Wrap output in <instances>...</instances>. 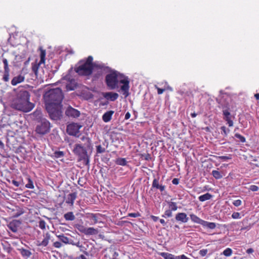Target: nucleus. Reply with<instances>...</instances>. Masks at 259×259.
<instances>
[{
  "label": "nucleus",
  "mask_w": 259,
  "mask_h": 259,
  "mask_svg": "<svg viewBox=\"0 0 259 259\" xmlns=\"http://www.w3.org/2000/svg\"><path fill=\"white\" fill-rule=\"evenodd\" d=\"M110 73L105 77V82L107 87L110 90H114L118 88V83L123 84L120 90L125 97L129 95L130 80L127 76L118 71L111 69Z\"/></svg>",
  "instance_id": "1"
},
{
  "label": "nucleus",
  "mask_w": 259,
  "mask_h": 259,
  "mask_svg": "<svg viewBox=\"0 0 259 259\" xmlns=\"http://www.w3.org/2000/svg\"><path fill=\"white\" fill-rule=\"evenodd\" d=\"M93 57L88 56L79 60L74 67V71L79 76L88 77L93 73Z\"/></svg>",
  "instance_id": "2"
},
{
  "label": "nucleus",
  "mask_w": 259,
  "mask_h": 259,
  "mask_svg": "<svg viewBox=\"0 0 259 259\" xmlns=\"http://www.w3.org/2000/svg\"><path fill=\"white\" fill-rule=\"evenodd\" d=\"M19 93L17 94V110L24 112L31 111L34 107V104L29 102L30 95L28 91H23L18 87Z\"/></svg>",
  "instance_id": "3"
},
{
  "label": "nucleus",
  "mask_w": 259,
  "mask_h": 259,
  "mask_svg": "<svg viewBox=\"0 0 259 259\" xmlns=\"http://www.w3.org/2000/svg\"><path fill=\"white\" fill-rule=\"evenodd\" d=\"M46 106H58L61 105L63 99L62 90L59 88L53 89L46 93L44 95Z\"/></svg>",
  "instance_id": "4"
},
{
  "label": "nucleus",
  "mask_w": 259,
  "mask_h": 259,
  "mask_svg": "<svg viewBox=\"0 0 259 259\" xmlns=\"http://www.w3.org/2000/svg\"><path fill=\"white\" fill-rule=\"evenodd\" d=\"M73 152L75 155L78 156L79 161H82L86 165H89V156L86 148L80 144H76L74 145Z\"/></svg>",
  "instance_id": "5"
},
{
  "label": "nucleus",
  "mask_w": 259,
  "mask_h": 259,
  "mask_svg": "<svg viewBox=\"0 0 259 259\" xmlns=\"http://www.w3.org/2000/svg\"><path fill=\"white\" fill-rule=\"evenodd\" d=\"M51 123L46 119H42L36 125L35 132L39 135H45L50 131Z\"/></svg>",
  "instance_id": "6"
},
{
  "label": "nucleus",
  "mask_w": 259,
  "mask_h": 259,
  "mask_svg": "<svg viewBox=\"0 0 259 259\" xmlns=\"http://www.w3.org/2000/svg\"><path fill=\"white\" fill-rule=\"evenodd\" d=\"M46 106V109L52 119L56 120L60 119L62 116V112L61 111V105L58 106L47 105Z\"/></svg>",
  "instance_id": "7"
},
{
  "label": "nucleus",
  "mask_w": 259,
  "mask_h": 259,
  "mask_svg": "<svg viewBox=\"0 0 259 259\" xmlns=\"http://www.w3.org/2000/svg\"><path fill=\"white\" fill-rule=\"evenodd\" d=\"M81 125L77 123H72L68 124L67 126V132L69 135L75 136L79 131Z\"/></svg>",
  "instance_id": "8"
},
{
  "label": "nucleus",
  "mask_w": 259,
  "mask_h": 259,
  "mask_svg": "<svg viewBox=\"0 0 259 259\" xmlns=\"http://www.w3.org/2000/svg\"><path fill=\"white\" fill-rule=\"evenodd\" d=\"M20 184L24 185L27 188H34L33 181L30 176L27 175H23V178H22L21 181L17 182V187Z\"/></svg>",
  "instance_id": "9"
},
{
  "label": "nucleus",
  "mask_w": 259,
  "mask_h": 259,
  "mask_svg": "<svg viewBox=\"0 0 259 259\" xmlns=\"http://www.w3.org/2000/svg\"><path fill=\"white\" fill-rule=\"evenodd\" d=\"M65 114L69 117L77 118L80 116V113L78 110L69 106L66 110Z\"/></svg>",
  "instance_id": "10"
},
{
  "label": "nucleus",
  "mask_w": 259,
  "mask_h": 259,
  "mask_svg": "<svg viewBox=\"0 0 259 259\" xmlns=\"http://www.w3.org/2000/svg\"><path fill=\"white\" fill-rule=\"evenodd\" d=\"M93 70L94 69H97L98 70H100V71L99 72H108L109 71H111V68L106 66L105 64L102 63H99L98 62H93Z\"/></svg>",
  "instance_id": "11"
},
{
  "label": "nucleus",
  "mask_w": 259,
  "mask_h": 259,
  "mask_svg": "<svg viewBox=\"0 0 259 259\" xmlns=\"http://www.w3.org/2000/svg\"><path fill=\"white\" fill-rule=\"evenodd\" d=\"M224 119L227 122L228 125L231 127L233 125V121L232 120V116L228 108L223 110Z\"/></svg>",
  "instance_id": "12"
},
{
  "label": "nucleus",
  "mask_w": 259,
  "mask_h": 259,
  "mask_svg": "<svg viewBox=\"0 0 259 259\" xmlns=\"http://www.w3.org/2000/svg\"><path fill=\"white\" fill-rule=\"evenodd\" d=\"M3 63L4 64V74L3 76V79L4 81L7 82L9 80V72L10 70L8 67V62L6 59H4L3 60Z\"/></svg>",
  "instance_id": "13"
},
{
  "label": "nucleus",
  "mask_w": 259,
  "mask_h": 259,
  "mask_svg": "<svg viewBox=\"0 0 259 259\" xmlns=\"http://www.w3.org/2000/svg\"><path fill=\"white\" fill-rule=\"evenodd\" d=\"M102 95L105 99L107 100H110L111 101H115L119 97L117 93L113 92L103 93Z\"/></svg>",
  "instance_id": "14"
},
{
  "label": "nucleus",
  "mask_w": 259,
  "mask_h": 259,
  "mask_svg": "<svg viewBox=\"0 0 259 259\" xmlns=\"http://www.w3.org/2000/svg\"><path fill=\"white\" fill-rule=\"evenodd\" d=\"M77 197V193L73 192L72 193L69 194L66 200V203L69 204L70 206H72L74 204V200L76 199Z\"/></svg>",
  "instance_id": "15"
},
{
  "label": "nucleus",
  "mask_w": 259,
  "mask_h": 259,
  "mask_svg": "<svg viewBox=\"0 0 259 259\" xmlns=\"http://www.w3.org/2000/svg\"><path fill=\"white\" fill-rule=\"evenodd\" d=\"M175 219L177 221L181 222L184 223H187L189 220V218L187 217L186 213L184 212L178 213L176 215Z\"/></svg>",
  "instance_id": "16"
},
{
  "label": "nucleus",
  "mask_w": 259,
  "mask_h": 259,
  "mask_svg": "<svg viewBox=\"0 0 259 259\" xmlns=\"http://www.w3.org/2000/svg\"><path fill=\"white\" fill-rule=\"evenodd\" d=\"M152 187L159 189L160 192H163L165 189V186L159 184V178L154 179L152 182Z\"/></svg>",
  "instance_id": "17"
},
{
  "label": "nucleus",
  "mask_w": 259,
  "mask_h": 259,
  "mask_svg": "<svg viewBox=\"0 0 259 259\" xmlns=\"http://www.w3.org/2000/svg\"><path fill=\"white\" fill-rule=\"evenodd\" d=\"M114 113V111L112 110L106 112L102 116V120L105 122H108L110 121Z\"/></svg>",
  "instance_id": "18"
},
{
  "label": "nucleus",
  "mask_w": 259,
  "mask_h": 259,
  "mask_svg": "<svg viewBox=\"0 0 259 259\" xmlns=\"http://www.w3.org/2000/svg\"><path fill=\"white\" fill-rule=\"evenodd\" d=\"M50 239V235L49 233H47L46 234V236L45 238L43 239V240L41 242L38 241L37 245L38 246H42L46 247L48 245V243L49 242V240Z\"/></svg>",
  "instance_id": "19"
},
{
  "label": "nucleus",
  "mask_w": 259,
  "mask_h": 259,
  "mask_svg": "<svg viewBox=\"0 0 259 259\" xmlns=\"http://www.w3.org/2000/svg\"><path fill=\"white\" fill-rule=\"evenodd\" d=\"M160 254L164 259H181L180 256H175L168 252H161Z\"/></svg>",
  "instance_id": "20"
},
{
  "label": "nucleus",
  "mask_w": 259,
  "mask_h": 259,
  "mask_svg": "<svg viewBox=\"0 0 259 259\" xmlns=\"http://www.w3.org/2000/svg\"><path fill=\"white\" fill-rule=\"evenodd\" d=\"M98 232L99 231L98 229H95L93 227H89L87 228V230L85 231L84 234L86 235H97Z\"/></svg>",
  "instance_id": "21"
},
{
  "label": "nucleus",
  "mask_w": 259,
  "mask_h": 259,
  "mask_svg": "<svg viewBox=\"0 0 259 259\" xmlns=\"http://www.w3.org/2000/svg\"><path fill=\"white\" fill-rule=\"evenodd\" d=\"M190 219H191V221L193 222H194L195 223L199 224H200L202 225L204 220L201 219L198 217H197L196 215H195L193 213L190 214Z\"/></svg>",
  "instance_id": "22"
},
{
  "label": "nucleus",
  "mask_w": 259,
  "mask_h": 259,
  "mask_svg": "<svg viewBox=\"0 0 259 259\" xmlns=\"http://www.w3.org/2000/svg\"><path fill=\"white\" fill-rule=\"evenodd\" d=\"M212 197V195L209 193H205L203 195H200L198 197L200 201L203 202L210 199Z\"/></svg>",
  "instance_id": "23"
},
{
  "label": "nucleus",
  "mask_w": 259,
  "mask_h": 259,
  "mask_svg": "<svg viewBox=\"0 0 259 259\" xmlns=\"http://www.w3.org/2000/svg\"><path fill=\"white\" fill-rule=\"evenodd\" d=\"M202 226L203 227H207L210 229H213L216 227L215 223L212 222H208L205 221H203Z\"/></svg>",
  "instance_id": "24"
},
{
  "label": "nucleus",
  "mask_w": 259,
  "mask_h": 259,
  "mask_svg": "<svg viewBox=\"0 0 259 259\" xmlns=\"http://www.w3.org/2000/svg\"><path fill=\"white\" fill-rule=\"evenodd\" d=\"M64 218L66 221H73L75 220V217L73 213L71 211L68 212L64 215Z\"/></svg>",
  "instance_id": "25"
},
{
  "label": "nucleus",
  "mask_w": 259,
  "mask_h": 259,
  "mask_svg": "<svg viewBox=\"0 0 259 259\" xmlns=\"http://www.w3.org/2000/svg\"><path fill=\"white\" fill-rule=\"evenodd\" d=\"M21 255L24 257L25 259H27L31 255V252L27 249H19Z\"/></svg>",
  "instance_id": "26"
},
{
  "label": "nucleus",
  "mask_w": 259,
  "mask_h": 259,
  "mask_svg": "<svg viewBox=\"0 0 259 259\" xmlns=\"http://www.w3.org/2000/svg\"><path fill=\"white\" fill-rule=\"evenodd\" d=\"M115 163L117 165L125 166L127 164V161L124 158H118L116 159Z\"/></svg>",
  "instance_id": "27"
},
{
  "label": "nucleus",
  "mask_w": 259,
  "mask_h": 259,
  "mask_svg": "<svg viewBox=\"0 0 259 259\" xmlns=\"http://www.w3.org/2000/svg\"><path fill=\"white\" fill-rule=\"evenodd\" d=\"M8 228L13 232H16V221L13 220L8 225Z\"/></svg>",
  "instance_id": "28"
},
{
  "label": "nucleus",
  "mask_w": 259,
  "mask_h": 259,
  "mask_svg": "<svg viewBox=\"0 0 259 259\" xmlns=\"http://www.w3.org/2000/svg\"><path fill=\"white\" fill-rule=\"evenodd\" d=\"M211 174L215 179H220L223 177V176L221 172L217 170H213L212 171Z\"/></svg>",
  "instance_id": "29"
},
{
  "label": "nucleus",
  "mask_w": 259,
  "mask_h": 259,
  "mask_svg": "<svg viewBox=\"0 0 259 259\" xmlns=\"http://www.w3.org/2000/svg\"><path fill=\"white\" fill-rule=\"evenodd\" d=\"M57 237L61 241L64 243L65 244H68L69 238L65 236L64 234L59 235Z\"/></svg>",
  "instance_id": "30"
},
{
  "label": "nucleus",
  "mask_w": 259,
  "mask_h": 259,
  "mask_svg": "<svg viewBox=\"0 0 259 259\" xmlns=\"http://www.w3.org/2000/svg\"><path fill=\"white\" fill-rule=\"evenodd\" d=\"M40 63L35 62L32 64V70L35 73L36 75H37L38 69Z\"/></svg>",
  "instance_id": "31"
},
{
  "label": "nucleus",
  "mask_w": 259,
  "mask_h": 259,
  "mask_svg": "<svg viewBox=\"0 0 259 259\" xmlns=\"http://www.w3.org/2000/svg\"><path fill=\"white\" fill-rule=\"evenodd\" d=\"M106 149L103 147L101 145L96 146V152L97 154H101L105 152Z\"/></svg>",
  "instance_id": "32"
},
{
  "label": "nucleus",
  "mask_w": 259,
  "mask_h": 259,
  "mask_svg": "<svg viewBox=\"0 0 259 259\" xmlns=\"http://www.w3.org/2000/svg\"><path fill=\"white\" fill-rule=\"evenodd\" d=\"M45 57H46L45 50H41L40 54V60L39 61V63H45Z\"/></svg>",
  "instance_id": "33"
},
{
  "label": "nucleus",
  "mask_w": 259,
  "mask_h": 259,
  "mask_svg": "<svg viewBox=\"0 0 259 259\" xmlns=\"http://www.w3.org/2000/svg\"><path fill=\"white\" fill-rule=\"evenodd\" d=\"M168 205L170 209L172 211H176L178 209L177 203L176 202H168Z\"/></svg>",
  "instance_id": "34"
},
{
  "label": "nucleus",
  "mask_w": 259,
  "mask_h": 259,
  "mask_svg": "<svg viewBox=\"0 0 259 259\" xmlns=\"http://www.w3.org/2000/svg\"><path fill=\"white\" fill-rule=\"evenodd\" d=\"M221 134L222 135H224L225 136H227L228 133L230 132V130L229 128H227L225 126H222L221 127Z\"/></svg>",
  "instance_id": "35"
},
{
  "label": "nucleus",
  "mask_w": 259,
  "mask_h": 259,
  "mask_svg": "<svg viewBox=\"0 0 259 259\" xmlns=\"http://www.w3.org/2000/svg\"><path fill=\"white\" fill-rule=\"evenodd\" d=\"M223 254L226 256H230L232 254V250L230 248H227L224 250Z\"/></svg>",
  "instance_id": "36"
},
{
  "label": "nucleus",
  "mask_w": 259,
  "mask_h": 259,
  "mask_svg": "<svg viewBox=\"0 0 259 259\" xmlns=\"http://www.w3.org/2000/svg\"><path fill=\"white\" fill-rule=\"evenodd\" d=\"M234 136L235 138L238 139L240 142L242 143H244L246 141L245 138L238 133H236Z\"/></svg>",
  "instance_id": "37"
},
{
  "label": "nucleus",
  "mask_w": 259,
  "mask_h": 259,
  "mask_svg": "<svg viewBox=\"0 0 259 259\" xmlns=\"http://www.w3.org/2000/svg\"><path fill=\"white\" fill-rule=\"evenodd\" d=\"M64 156V153L63 151H58L54 152V156L57 158H62Z\"/></svg>",
  "instance_id": "38"
},
{
  "label": "nucleus",
  "mask_w": 259,
  "mask_h": 259,
  "mask_svg": "<svg viewBox=\"0 0 259 259\" xmlns=\"http://www.w3.org/2000/svg\"><path fill=\"white\" fill-rule=\"evenodd\" d=\"M172 216V210L171 209H168L165 211L164 214L162 215V217H171Z\"/></svg>",
  "instance_id": "39"
},
{
  "label": "nucleus",
  "mask_w": 259,
  "mask_h": 259,
  "mask_svg": "<svg viewBox=\"0 0 259 259\" xmlns=\"http://www.w3.org/2000/svg\"><path fill=\"white\" fill-rule=\"evenodd\" d=\"M141 216V213L139 212H134V213H128L127 217H133V218H137Z\"/></svg>",
  "instance_id": "40"
},
{
  "label": "nucleus",
  "mask_w": 259,
  "mask_h": 259,
  "mask_svg": "<svg viewBox=\"0 0 259 259\" xmlns=\"http://www.w3.org/2000/svg\"><path fill=\"white\" fill-rule=\"evenodd\" d=\"M103 73L102 72H98L97 73H95L93 75V80H97L100 76H102Z\"/></svg>",
  "instance_id": "41"
},
{
  "label": "nucleus",
  "mask_w": 259,
  "mask_h": 259,
  "mask_svg": "<svg viewBox=\"0 0 259 259\" xmlns=\"http://www.w3.org/2000/svg\"><path fill=\"white\" fill-rule=\"evenodd\" d=\"M46 222L44 220H40L39 222V227L42 229V230H44L46 229Z\"/></svg>",
  "instance_id": "42"
},
{
  "label": "nucleus",
  "mask_w": 259,
  "mask_h": 259,
  "mask_svg": "<svg viewBox=\"0 0 259 259\" xmlns=\"http://www.w3.org/2000/svg\"><path fill=\"white\" fill-rule=\"evenodd\" d=\"M218 158L222 160V161H227L228 160H230L232 158L231 155L229 156H219Z\"/></svg>",
  "instance_id": "43"
},
{
  "label": "nucleus",
  "mask_w": 259,
  "mask_h": 259,
  "mask_svg": "<svg viewBox=\"0 0 259 259\" xmlns=\"http://www.w3.org/2000/svg\"><path fill=\"white\" fill-rule=\"evenodd\" d=\"M233 204L236 207L239 206L242 204V201L240 199L234 200Z\"/></svg>",
  "instance_id": "44"
},
{
  "label": "nucleus",
  "mask_w": 259,
  "mask_h": 259,
  "mask_svg": "<svg viewBox=\"0 0 259 259\" xmlns=\"http://www.w3.org/2000/svg\"><path fill=\"white\" fill-rule=\"evenodd\" d=\"M208 252L207 249H203L199 251V254L201 256H204L206 255L207 253Z\"/></svg>",
  "instance_id": "45"
},
{
  "label": "nucleus",
  "mask_w": 259,
  "mask_h": 259,
  "mask_svg": "<svg viewBox=\"0 0 259 259\" xmlns=\"http://www.w3.org/2000/svg\"><path fill=\"white\" fill-rule=\"evenodd\" d=\"M232 218L234 219H240L241 218L240 214L238 212H234L232 214Z\"/></svg>",
  "instance_id": "46"
},
{
  "label": "nucleus",
  "mask_w": 259,
  "mask_h": 259,
  "mask_svg": "<svg viewBox=\"0 0 259 259\" xmlns=\"http://www.w3.org/2000/svg\"><path fill=\"white\" fill-rule=\"evenodd\" d=\"M249 190L253 192H255L259 190V188L256 185H252L250 186Z\"/></svg>",
  "instance_id": "47"
},
{
  "label": "nucleus",
  "mask_w": 259,
  "mask_h": 259,
  "mask_svg": "<svg viewBox=\"0 0 259 259\" xmlns=\"http://www.w3.org/2000/svg\"><path fill=\"white\" fill-rule=\"evenodd\" d=\"M155 88L157 89V94L158 95L162 94L166 90L165 89L159 88L156 85H155Z\"/></svg>",
  "instance_id": "48"
},
{
  "label": "nucleus",
  "mask_w": 259,
  "mask_h": 259,
  "mask_svg": "<svg viewBox=\"0 0 259 259\" xmlns=\"http://www.w3.org/2000/svg\"><path fill=\"white\" fill-rule=\"evenodd\" d=\"M79 249L81 252H82L86 255H89V252L86 250L87 249L82 245H81V248H79Z\"/></svg>",
  "instance_id": "49"
},
{
  "label": "nucleus",
  "mask_w": 259,
  "mask_h": 259,
  "mask_svg": "<svg viewBox=\"0 0 259 259\" xmlns=\"http://www.w3.org/2000/svg\"><path fill=\"white\" fill-rule=\"evenodd\" d=\"M53 246L57 248H59L62 246V244L60 242L56 241L53 243Z\"/></svg>",
  "instance_id": "50"
},
{
  "label": "nucleus",
  "mask_w": 259,
  "mask_h": 259,
  "mask_svg": "<svg viewBox=\"0 0 259 259\" xmlns=\"http://www.w3.org/2000/svg\"><path fill=\"white\" fill-rule=\"evenodd\" d=\"M24 80V77L23 76H22L21 75H19L17 76V83L22 82Z\"/></svg>",
  "instance_id": "51"
},
{
  "label": "nucleus",
  "mask_w": 259,
  "mask_h": 259,
  "mask_svg": "<svg viewBox=\"0 0 259 259\" xmlns=\"http://www.w3.org/2000/svg\"><path fill=\"white\" fill-rule=\"evenodd\" d=\"M87 228L84 227L83 226H79L78 228V230L81 233L84 234L85 231L87 230Z\"/></svg>",
  "instance_id": "52"
},
{
  "label": "nucleus",
  "mask_w": 259,
  "mask_h": 259,
  "mask_svg": "<svg viewBox=\"0 0 259 259\" xmlns=\"http://www.w3.org/2000/svg\"><path fill=\"white\" fill-rule=\"evenodd\" d=\"M172 183L174 185H178V184H179V179H178V178H174L172 180Z\"/></svg>",
  "instance_id": "53"
},
{
  "label": "nucleus",
  "mask_w": 259,
  "mask_h": 259,
  "mask_svg": "<svg viewBox=\"0 0 259 259\" xmlns=\"http://www.w3.org/2000/svg\"><path fill=\"white\" fill-rule=\"evenodd\" d=\"M81 245L82 244L80 243L79 240H76L74 246H76L79 248H81Z\"/></svg>",
  "instance_id": "54"
},
{
  "label": "nucleus",
  "mask_w": 259,
  "mask_h": 259,
  "mask_svg": "<svg viewBox=\"0 0 259 259\" xmlns=\"http://www.w3.org/2000/svg\"><path fill=\"white\" fill-rule=\"evenodd\" d=\"M131 117V114L129 112L126 113L124 117V119L127 120L128 119Z\"/></svg>",
  "instance_id": "55"
},
{
  "label": "nucleus",
  "mask_w": 259,
  "mask_h": 259,
  "mask_svg": "<svg viewBox=\"0 0 259 259\" xmlns=\"http://www.w3.org/2000/svg\"><path fill=\"white\" fill-rule=\"evenodd\" d=\"M145 159L146 160H149L151 159V156L149 154H147L144 155Z\"/></svg>",
  "instance_id": "56"
},
{
  "label": "nucleus",
  "mask_w": 259,
  "mask_h": 259,
  "mask_svg": "<svg viewBox=\"0 0 259 259\" xmlns=\"http://www.w3.org/2000/svg\"><path fill=\"white\" fill-rule=\"evenodd\" d=\"M75 242H76V241H74L72 239H69L68 244H71L72 245H74Z\"/></svg>",
  "instance_id": "57"
},
{
  "label": "nucleus",
  "mask_w": 259,
  "mask_h": 259,
  "mask_svg": "<svg viewBox=\"0 0 259 259\" xmlns=\"http://www.w3.org/2000/svg\"><path fill=\"white\" fill-rule=\"evenodd\" d=\"M151 219L154 222H156L158 220L159 218L158 217H156L154 215H151Z\"/></svg>",
  "instance_id": "58"
},
{
  "label": "nucleus",
  "mask_w": 259,
  "mask_h": 259,
  "mask_svg": "<svg viewBox=\"0 0 259 259\" xmlns=\"http://www.w3.org/2000/svg\"><path fill=\"white\" fill-rule=\"evenodd\" d=\"M12 84L13 85H16V77H14L11 81Z\"/></svg>",
  "instance_id": "59"
},
{
  "label": "nucleus",
  "mask_w": 259,
  "mask_h": 259,
  "mask_svg": "<svg viewBox=\"0 0 259 259\" xmlns=\"http://www.w3.org/2000/svg\"><path fill=\"white\" fill-rule=\"evenodd\" d=\"M254 251L253 249L251 248H248L246 250V252L248 254L252 253Z\"/></svg>",
  "instance_id": "60"
},
{
  "label": "nucleus",
  "mask_w": 259,
  "mask_h": 259,
  "mask_svg": "<svg viewBox=\"0 0 259 259\" xmlns=\"http://www.w3.org/2000/svg\"><path fill=\"white\" fill-rule=\"evenodd\" d=\"M91 215L92 219L95 220V223H96L97 222V219L96 214L92 213Z\"/></svg>",
  "instance_id": "61"
},
{
  "label": "nucleus",
  "mask_w": 259,
  "mask_h": 259,
  "mask_svg": "<svg viewBox=\"0 0 259 259\" xmlns=\"http://www.w3.org/2000/svg\"><path fill=\"white\" fill-rule=\"evenodd\" d=\"M23 212H24V211H22V210H19L17 209V217H18V216H19L20 215H21V214H22Z\"/></svg>",
  "instance_id": "62"
},
{
  "label": "nucleus",
  "mask_w": 259,
  "mask_h": 259,
  "mask_svg": "<svg viewBox=\"0 0 259 259\" xmlns=\"http://www.w3.org/2000/svg\"><path fill=\"white\" fill-rule=\"evenodd\" d=\"M78 259H87V258L83 254H81L79 257Z\"/></svg>",
  "instance_id": "63"
},
{
  "label": "nucleus",
  "mask_w": 259,
  "mask_h": 259,
  "mask_svg": "<svg viewBox=\"0 0 259 259\" xmlns=\"http://www.w3.org/2000/svg\"><path fill=\"white\" fill-rule=\"evenodd\" d=\"M254 97L256 100H259V93L255 94L254 95Z\"/></svg>",
  "instance_id": "64"
}]
</instances>
